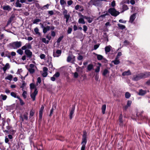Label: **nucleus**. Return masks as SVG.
<instances>
[{"label": "nucleus", "mask_w": 150, "mask_h": 150, "mask_svg": "<svg viewBox=\"0 0 150 150\" xmlns=\"http://www.w3.org/2000/svg\"><path fill=\"white\" fill-rule=\"evenodd\" d=\"M10 68V66L9 65V64L8 63H6L4 67L2 68L3 69L4 71V72L5 73L6 70L7 69H9Z\"/></svg>", "instance_id": "obj_16"}, {"label": "nucleus", "mask_w": 150, "mask_h": 150, "mask_svg": "<svg viewBox=\"0 0 150 150\" xmlns=\"http://www.w3.org/2000/svg\"><path fill=\"white\" fill-rule=\"evenodd\" d=\"M60 3L62 8H64L65 6L67 4L66 1L64 0H60Z\"/></svg>", "instance_id": "obj_20"}, {"label": "nucleus", "mask_w": 150, "mask_h": 150, "mask_svg": "<svg viewBox=\"0 0 150 150\" xmlns=\"http://www.w3.org/2000/svg\"><path fill=\"white\" fill-rule=\"evenodd\" d=\"M45 57V55L44 54H41L40 55V58L41 59H44Z\"/></svg>", "instance_id": "obj_55"}, {"label": "nucleus", "mask_w": 150, "mask_h": 150, "mask_svg": "<svg viewBox=\"0 0 150 150\" xmlns=\"http://www.w3.org/2000/svg\"><path fill=\"white\" fill-rule=\"evenodd\" d=\"M122 55V53L121 52H118V53H117L116 57L117 58H118L119 57L121 56Z\"/></svg>", "instance_id": "obj_62"}, {"label": "nucleus", "mask_w": 150, "mask_h": 150, "mask_svg": "<svg viewBox=\"0 0 150 150\" xmlns=\"http://www.w3.org/2000/svg\"><path fill=\"white\" fill-rule=\"evenodd\" d=\"M11 95L12 97H13L15 98H17V96L16 94V93H15L13 92H12L11 93Z\"/></svg>", "instance_id": "obj_46"}, {"label": "nucleus", "mask_w": 150, "mask_h": 150, "mask_svg": "<svg viewBox=\"0 0 150 150\" xmlns=\"http://www.w3.org/2000/svg\"><path fill=\"white\" fill-rule=\"evenodd\" d=\"M26 83H25L24 81L23 82V83L22 85L21 86L20 88H22V91L23 90V89L24 87L25 86Z\"/></svg>", "instance_id": "obj_42"}, {"label": "nucleus", "mask_w": 150, "mask_h": 150, "mask_svg": "<svg viewBox=\"0 0 150 150\" xmlns=\"http://www.w3.org/2000/svg\"><path fill=\"white\" fill-rule=\"evenodd\" d=\"M51 35L53 37H54L56 35L54 31H52Z\"/></svg>", "instance_id": "obj_64"}, {"label": "nucleus", "mask_w": 150, "mask_h": 150, "mask_svg": "<svg viewBox=\"0 0 150 150\" xmlns=\"http://www.w3.org/2000/svg\"><path fill=\"white\" fill-rule=\"evenodd\" d=\"M131 103L132 101L131 100H129L127 101V104L126 105H127V106H128L129 107L130 106Z\"/></svg>", "instance_id": "obj_54"}, {"label": "nucleus", "mask_w": 150, "mask_h": 150, "mask_svg": "<svg viewBox=\"0 0 150 150\" xmlns=\"http://www.w3.org/2000/svg\"><path fill=\"white\" fill-rule=\"evenodd\" d=\"M81 16L82 18L86 19L88 22L89 23H91L92 21V19L90 17H88L87 16H83V15H81Z\"/></svg>", "instance_id": "obj_15"}, {"label": "nucleus", "mask_w": 150, "mask_h": 150, "mask_svg": "<svg viewBox=\"0 0 150 150\" xmlns=\"http://www.w3.org/2000/svg\"><path fill=\"white\" fill-rule=\"evenodd\" d=\"M117 26H118L119 29L121 30L124 29L125 28V25L120 23L117 24Z\"/></svg>", "instance_id": "obj_31"}, {"label": "nucleus", "mask_w": 150, "mask_h": 150, "mask_svg": "<svg viewBox=\"0 0 150 150\" xmlns=\"http://www.w3.org/2000/svg\"><path fill=\"white\" fill-rule=\"evenodd\" d=\"M109 73V71L107 69H105L103 71L102 73V75L103 76H105L107 74Z\"/></svg>", "instance_id": "obj_33"}, {"label": "nucleus", "mask_w": 150, "mask_h": 150, "mask_svg": "<svg viewBox=\"0 0 150 150\" xmlns=\"http://www.w3.org/2000/svg\"><path fill=\"white\" fill-rule=\"evenodd\" d=\"M108 12L112 16H116L118 15L120 13L114 8H110L108 10Z\"/></svg>", "instance_id": "obj_4"}, {"label": "nucleus", "mask_w": 150, "mask_h": 150, "mask_svg": "<svg viewBox=\"0 0 150 150\" xmlns=\"http://www.w3.org/2000/svg\"><path fill=\"white\" fill-rule=\"evenodd\" d=\"M42 42L47 44H48L49 42V41L48 40H46V38H42Z\"/></svg>", "instance_id": "obj_40"}, {"label": "nucleus", "mask_w": 150, "mask_h": 150, "mask_svg": "<svg viewBox=\"0 0 150 150\" xmlns=\"http://www.w3.org/2000/svg\"><path fill=\"white\" fill-rule=\"evenodd\" d=\"M49 6V5L48 4H47L46 5H44L43 7H42L41 9L42 10H44V9H45L46 8L47 9L48 8V7Z\"/></svg>", "instance_id": "obj_45"}, {"label": "nucleus", "mask_w": 150, "mask_h": 150, "mask_svg": "<svg viewBox=\"0 0 150 150\" xmlns=\"http://www.w3.org/2000/svg\"><path fill=\"white\" fill-rule=\"evenodd\" d=\"M11 127L10 126H8L6 127V128L7 130H5L4 132H6L7 133H9V132H12V134H14L15 132V131L11 129Z\"/></svg>", "instance_id": "obj_12"}, {"label": "nucleus", "mask_w": 150, "mask_h": 150, "mask_svg": "<svg viewBox=\"0 0 150 150\" xmlns=\"http://www.w3.org/2000/svg\"><path fill=\"white\" fill-rule=\"evenodd\" d=\"M44 109V106L42 105V107H41L40 110L39 111V113H42L43 112V110Z\"/></svg>", "instance_id": "obj_60"}, {"label": "nucleus", "mask_w": 150, "mask_h": 150, "mask_svg": "<svg viewBox=\"0 0 150 150\" xmlns=\"http://www.w3.org/2000/svg\"><path fill=\"white\" fill-rule=\"evenodd\" d=\"M13 78V76L11 74L8 75L7 76L5 77V79L6 80H8L10 81Z\"/></svg>", "instance_id": "obj_36"}, {"label": "nucleus", "mask_w": 150, "mask_h": 150, "mask_svg": "<svg viewBox=\"0 0 150 150\" xmlns=\"http://www.w3.org/2000/svg\"><path fill=\"white\" fill-rule=\"evenodd\" d=\"M61 50H58L56 51V52H53V56L54 57H58L61 55Z\"/></svg>", "instance_id": "obj_9"}, {"label": "nucleus", "mask_w": 150, "mask_h": 150, "mask_svg": "<svg viewBox=\"0 0 150 150\" xmlns=\"http://www.w3.org/2000/svg\"><path fill=\"white\" fill-rule=\"evenodd\" d=\"M64 8V10L62 12L63 15H65L67 14L68 12L67 10L66 9H65L64 8Z\"/></svg>", "instance_id": "obj_48"}, {"label": "nucleus", "mask_w": 150, "mask_h": 150, "mask_svg": "<svg viewBox=\"0 0 150 150\" xmlns=\"http://www.w3.org/2000/svg\"><path fill=\"white\" fill-rule=\"evenodd\" d=\"M53 76L55 77L58 78L60 76V73L58 72H56Z\"/></svg>", "instance_id": "obj_47"}, {"label": "nucleus", "mask_w": 150, "mask_h": 150, "mask_svg": "<svg viewBox=\"0 0 150 150\" xmlns=\"http://www.w3.org/2000/svg\"><path fill=\"white\" fill-rule=\"evenodd\" d=\"M64 16V18L66 19H69L70 17V15L69 14Z\"/></svg>", "instance_id": "obj_56"}, {"label": "nucleus", "mask_w": 150, "mask_h": 150, "mask_svg": "<svg viewBox=\"0 0 150 150\" xmlns=\"http://www.w3.org/2000/svg\"><path fill=\"white\" fill-rule=\"evenodd\" d=\"M34 31L36 35H38L39 36H41V35L39 32V29L37 27H36L34 29Z\"/></svg>", "instance_id": "obj_18"}, {"label": "nucleus", "mask_w": 150, "mask_h": 150, "mask_svg": "<svg viewBox=\"0 0 150 150\" xmlns=\"http://www.w3.org/2000/svg\"><path fill=\"white\" fill-rule=\"evenodd\" d=\"M9 141V140L8 139V138L6 136L5 137V142L6 143H8V144H9V143L8 142Z\"/></svg>", "instance_id": "obj_53"}, {"label": "nucleus", "mask_w": 150, "mask_h": 150, "mask_svg": "<svg viewBox=\"0 0 150 150\" xmlns=\"http://www.w3.org/2000/svg\"><path fill=\"white\" fill-rule=\"evenodd\" d=\"M75 61V57L73 54L68 56L67 57V61L68 62H71L72 64H74Z\"/></svg>", "instance_id": "obj_6"}, {"label": "nucleus", "mask_w": 150, "mask_h": 150, "mask_svg": "<svg viewBox=\"0 0 150 150\" xmlns=\"http://www.w3.org/2000/svg\"><path fill=\"white\" fill-rule=\"evenodd\" d=\"M38 91L36 88L35 89L34 92L30 94V97L33 100V101H34L35 100V97L36 95L37 94Z\"/></svg>", "instance_id": "obj_8"}, {"label": "nucleus", "mask_w": 150, "mask_h": 150, "mask_svg": "<svg viewBox=\"0 0 150 150\" xmlns=\"http://www.w3.org/2000/svg\"><path fill=\"white\" fill-rule=\"evenodd\" d=\"M122 114H120L119 116V121L120 122H122Z\"/></svg>", "instance_id": "obj_58"}, {"label": "nucleus", "mask_w": 150, "mask_h": 150, "mask_svg": "<svg viewBox=\"0 0 150 150\" xmlns=\"http://www.w3.org/2000/svg\"><path fill=\"white\" fill-rule=\"evenodd\" d=\"M23 50H22V47L21 49H19L18 50H17V52L20 55H22L23 54Z\"/></svg>", "instance_id": "obj_29"}, {"label": "nucleus", "mask_w": 150, "mask_h": 150, "mask_svg": "<svg viewBox=\"0 0 150 150\" xmlns=\"http://www.w3.org/2000/svg\"><path fill=\"white\" fill-rule=\"evenodd\" d=\"M72 31V28L70 27L68 28L67 31V33L68 34H70L71 33Z\"/></svg>", "instance_id": "obj_51"}, {"label": "nucleus", "mask_w": 150, "mask_h": 150, "mask_svg": "<svg viewBox=\"0 0 150 150\" xmlns=\"http://www.w3.org/2000/svg\"><path fill=\"white\" fill-rule=\"evenodd\" d=\"M83 59V56L81 55H79L78 57H77V59L79 60H81L82 59Z\"/></svg>", "instance_id": "obj_61"}, {"label": "nucleus", "mask_w": 150, "mask_h": 150, "mask_svg": "<svg viewBox=\"0 0 150 150\" xmlns=\"http://www.w3.org/2000/svg\"><path fill=\"white\" fill-rule=\"evenodd\" d=\"M23 92L22 94V96L24 99H25L27 97L26 94H27V92L24 90L23 91Z\"/></svg>", "instance_id": "obj_38"}, {"label": "nucleus", "mask_w": 150, "mask_h": 150, "mask_svg": "<svg viewBox=\"0 0 150 150\" xmlns=\"http://www.w3.org/2000/svg\"><path fill=\"white\" fill-rule=\"evenodd\" d=\"M73 3V1L72 0H69L67 2V3L68 4V6H69L71 5Z\"/></svg>", "instance_id": "obj_50"}, {"label": "nucleus", "mask_w": 150, "mask_h": 150, "mask_svg": "<svg viewBox=\"0 0 150 150\" xmlns=\"http://www.w3.org/2000/svg\"><path fill=\"white\" fill-rule=\"evenodd\" d=\"M50 30V26H47L44 28V29H43V32L45 34L47 31L49 30Z\"/></svg>", "instance_id": "obj_19"}, {"label": "nucleus", "mask_w": 150, "mask_h": 150, "mask_svg": "<svg viewBox=\"0 0 150 150\" xmlns=\"http://www.w3.org/2000/svg\"><path fill=\"white\" fill-rule=\"evenodd\" d=\"M28 114L27 112L25 113L23 115H21L20 116V120H21L22 122L24 120H28Z\"/></svg>", "instance_id": "obj_7"}, {"label": "nucleus", "mask_w": 150, "mask_h": 150, "mask_svg": "<svg viewBox=\"0 0 150 150\" xmlns=\"http://www.w3.org/2000/svg\"><path fill=\"white\" fill-rule=\"evenodd\" d=\"M83 18H79L78 20V23H79L84 24L85 23V22L83 19Z\"/></svg>", "instance_id": "obj_26"}, {"label": "nucleus", "mask_w": 150, "mask_h": 150, "mask_svg": "<svg viewBox=\"0 0 150 150\" xmlns=\"http://www.w3.org/2000/svg\"><path fill=\"white\" fill-rule=\"evenodd\" d=\"M137 13H134L130 17L129 20V22L131 23H132L134 21L135 19L136 18Z\"/></svg>", "instance_id": "obj_10"}, {"label": "nucleus", "mask_w": 150, "mask_h": 150, "mask_svg": "<svg viewBox=\"0 0 150 150\" xmlns=\"http://www.w3.org/2000/svg\"><path fill=\"white\" fill-rule=\"evenodd\" d=\"M41 20L40 19H35L33 20V24H38V23L40 22Z\"/></svg>", "instance_id": "obj_34"}, {"label": "nucleus", "mask_w": 150, "mask_h": 150, "mask_svg": "<svg viewBox=\"0 0 150 150\" xmlns=\"http://www.w3.org/2000/svg\"><path fill=\"white\" fill-rule=\"evenodd\" d=\"M128 7L127 5L125 4L123 5L122 8V11L121 12H123L124 11L128 9Z\"/></svg>", "instance_id": "obj_17"}, {"label": "nucleus", "mask_w": 150, "mask_h": 150, "mask_svg": "<svg viewBox=\"0 0 150 150\" xmlns=\"http://www.w3.org/2000/svg\"><path fill=\"white\" fill-rule=\"evenodd\" d=\"M34 113L32 110H31L30 112V118L34 115Z\"/></svg>", "instance_id": "obj_59"}, {"label": "nucleus", "mask_w": 150, "mask_h": 150, "mask_svg": "<svg viewBox=\"0 0 150 150\" xmlns=\"http://www.w3.org/2000/svg\"><path fill=\"white\" fill-rule=\"evenodd\" d=\"M146 93V91H144L141 89L139 90L138 94L140 96H143Z\"/></svg>", "instance_id": "obj_22"}, {"label": "nucleus", "mask_w": 150, "mask_h": 150, "mask_svg": "<svg viewBox=\"0 0 150 150\" xmlns=\"http://www.w3.org/2000/svg\"><path fill=\"white\" fill-rule=\"evenodd\" d=\"M30 87L31 90L35 88V86L34 83H30Z\"/></svg>", "instance_id": "obj_39"}, {"label": "nucleus", "mask_w": 150, "mask_h": 150, "mask_svg": "<svg viewBox=\"0 0 150 150\" xmlns=\"http://www.w3.org/2000/svg\"><path fill=\"white\" fill-rule=\"evenodd\" d=\"M100 70V67L97 66L95 69V71L96 73H98L99 72Z\"/></svg>", "instance_id": "obj_52"}, {"label": "nucleus", "mask_w": 150, "mask_h": 150, "mask_svg": "<svg viewBox=\"0 0 150 150\" xmlns=\"http://www.w3.org/2000/svg\"><path fill=\"white\" fill-rule=\"evenodd\" d=\"M3 9L4 11H9L11 10L12 8L9 5H5L3 6Z\"/></svg>", "instance_id": "obj_14"}, {"label": "nucleus", "mask_w": 150, "mask_h": 150, "mask_svg": "<svg viewBox=\"0 0 150 150\" xmlns=\"http://www.w3.org/2000/svg\"><path fill=\"white\" fill-rule=\"evenodd\" d=\"M48 13L51 16L53 15L54 14V12L53 11H48Z\"/></svg>", "instance_id": "obj_63"}, {"label": "nucleus", "mask_w": 150, "mask_h": 150, "mask_svg": "<svg viewBox=\"0 0 150 150\" xmlns=\"http://www.w3.org/2000/svg\"><path fill=\"white\" fill-rule=\"evenodd\" d=\"M143 78H146L148 77L150 75V72H146L144 73H143Z\"/></svg>", "instance_id": "obj_27"}, {"label": "nucleus", "mask_w": 150, "mask_h": 150, "mask_svg": "<svg viewBox=\"0 0 150 150\" xmlns=\"http://www.w3.org/2000/svg\"><path fill=\"white\" fill-rule=\"evenodd\" d=\"M93 64H90L87 66V70L88 71H91L92 69H93Z\"/></svg>", "instance_id": "obj_23"}, {"label": "nucleus", "mask_w": 150, "mask_h": 150, "mask_svg": "<svg viewBox=\"0 0 150 150\" xmlns=\"http://www.w3.org/2000/svg\"><path fill=\"white\" fill-rule=\"evenodd\" d=\"M116 57L114 60L112 61V62H113L115 65L119 64L120 63V61Z\"/></svg>", "instance_id": "obj_28"}, {"label": "nucleus", "mask_w": 150, "mask_h": 150, "mask_svg": "<svg viewBox=\"0 0 150 150\" xmlns=\"http://www.w3.org/2000/svg\"><path fill=\"white\" fill-rule=\"evenodd\" d=\"M31 48V45L29 43H26L25 45L22 47V49L25 50L24 52L27 57L29 59L32 57V52L29 49Z\"/></svg>", "instance_id": "obj_1"}, {"label": "nucleus", "mask_w": 150, "mask_h": 150, "mask_svg": "<svg viewBox=\"0 0 150 150\" xmlns=\"http://www.w3.org/2000/svg\"><path fill=\"white\" fill-rule=\"evenodd\" d=\"M143 73H138L133 76L132 80L134 81H138L141 79L143 78Z\"/></svg>", "instance_id": "obj_5"}, {"label": "nucleus", "mask_w": 150, "mask_h": 150, "mask_svg": "<svg viewBox=\"0 0 150 150\" xmlns=\"http://www.w3.org/2000/svg\"><path fill=\"white\" fill-rule=\"evenodd\" d=\"M106 108V105L105 104L102 105V110L103 114L105 113V111Z\"/></svg>", "instance_id": "obj_32"}, {"label": "nucleus", "mask_w": 150, "mask_h": 150, "mask_svg": "<svg viewBox=\"0 0 150 150\" xmlns=\"http://www.w3.org/2000/svg\"><path fill=\"white\" fill-rule=\"evenodd\" d=\"M87 142V133L86 131L83 132V134L82 136V141L81 143L82 146L81 150H85L86 148V145Z\"/></svg>", "instance_id": "obj_2"}, {"label": "nucleus", "mask_w": 150, "mask_h": 150, "mask_svg": "<svg viewBox=\"0 0 150 150\" xmlns=\"http://www.w3.org/2000/svg\"><path fill=\"white\" fill-rule=\"evenodd\" d=\"M111 48V47L110 45L106 46L105 47V51L106 53L108 52H109L110 51Z\"/></svg>", "instance_id": "obj_24"}, {"label": "nucleus", "mask_w": 150, "mask_h": 150, "mask_svg": "<svg viewBox=\"0 0 150 150\" xmlns=\"http://www.w3.org/2000/svg\"><path fill=\"white\" fill-rule=\"evenodd\" d=\"M20 1L19 0H16V1L15 3V6L16 7H21L22 5L20 3Z\"/></svg>", "instance_id": "obj_25"}, {"label": "nucleus", "mask_w": 150, "mask_h": 150, "mask_svg": "<svg viewBox=\"0 0 150 150\" xmlns=\"http://www.w3.org/2000/svg\"><path fill=\"white\" fill-rule=\"evenodd\" d=\"M131 96L130 94L128 92H126L125 94V97L127 98H129Z\"/></svg>", "instance_id": "obj_41"}, {"label": "nucleus", "mask_w": 150, "mask_h": 150, "mask_svg": "<svg viewBox=\"0 0 150 150\" xmlns=\"http://www.w3.org/2000/svg\"><path fill=\"white\" fill-rule=\"evenodd\" d=\"M75 109V106H74L72 107V109L70 110L69 117L70 119H71L73 117V115L74 114Z\"/></svg>", "instance_id": "obj_11"}, {"label": "nucleus", "mask_w": 150, "mask_h": 150, "mask_svg": "<svg viewBox=\"0 0 150 150\" xmlns=\"http://www.w3.org/2000/svg\"><path fill=\"white\" fill-rule=\"evenodd\" d=\"M130 71L129 70L127 71H125L122 73V75L123 76H128L131 75Z\"/></svg>", "instance_id": "obj_21"}, {"label": "nucleus", "mask_w": 150, "mask_h": 150, "mask_svg": "<svg viewBox=\"0 0 150 150\" xmlns=\"http://www.w3.org/2000/svg\"><path fill=\"white\" fill-rule=\"evenodd\" d=\"M0 96L1 97L2 100H5L7 98L6 96L4 95L3 94H1Z\"/></svg>", "instance_id": "obj_44"}, {"label": "nucleus", "mask_w": 150, "mask_h": 150, "mask_svg": "<svg viewBox=\"0 0 150 150\" xmlns=\"http://www.w3.org/2000/svg\"><path fill=\"white\" fill-rule=\"evenodd\" d=\"M28 70L31 74H33L35 72V70L33 69H29Z\"/></svg>", "instance_id": "obj_43"}, {"label": "nucleus", "mask_w": 150, "mask_h": 150, "mask_svg": "<svg viewBox=\"0 0 150 150\" xmlns=\"http://www.w3.org/2000/svg\"><path fill=\"white\" fill-rule=\"evenodd\" d=\"M2 120L3 121L2 122V126L4 127L5 125V123H6L5 119L4 118H3L2 119Z\"/></svg>", "instance_id": "obj_57"}, {"label": "nucleus", "mask_w": 150, "mask_h": 150, "mask_svg": "<svg viewBox=\"0 0 150 150\" xmlns=\"http://www.w3.org/2000/svg\"><path fill=\"white\" fill-rule=\"evenodd\" d=\"M96 55L97 56V59L99 60H102L103 58V57L102 55L96 54Z\"/></svg>", "instance_id": "obj_35"}, {"label": "nucleus", "mask_w": 150, "mask_h": 150, "mask_svg": "<svg viewBox=\"0 0 150 150\" xmlns=\"http://www.w3.org/2000/svg\"><path fill=\"white\" fill-rule=\"evenodd\" d=\"M83 30L84 32L85 33H86V32L87 30V29H88L87 26H86V25H84L83 26Z\"/></svg>", "instance_id": "obj_49"}, {"label": "nucleus", "mask_w": 150, "mask_h": 150, "mask_svg": "<svg viewBox=\"0 0 150 150\" xmlns=\"http://www.w3.org/2000/svg\"><path fill=\"white\" fill-rule=\"evenodd\" d=\"M17 98L19 100L20 103L21 105H23L25 104V103L23 101V100L21 99L18 96L17 97Z\"/></svg>", "instance_id": "obj_30"}, {"label": "nucleus", "mask_w": 150, "mask_h": 150, "mask_svg": "<svg viewBox=\"0 0 150 150\" xmlns=\"http://www.w3.org/2000/svg\"><path fill=\"white\" fill-rule=\"evenodd\" d=\"M64 36L63 35L60 36L58 39L57 40V42L59 43L64 38Z\"/></svg>", "instance_id": "obj_37"}, {"label": "nucleus", "mask_w": 150, "mask_h": 150, "mask_svg": "<svg viewBox=\"0 0 150 150\" xmlns=\"http://www.w3.org/2000/svg\"><path fill=\"white\" fill-rule=\"evenodd\" d=\"M52 60V58L51 57H49L48 58V60L47 62H48V67L49 68H51L52 69L53 65L51 62Z\"/></svg>", "instance_id": "obj_13"}, {"label": "nucleus", "mask_w": 150, "mask_h": 150, "mask_svg": "<svg viewBox=\"0 0 150 150\" xmlns=\"http://www.w3.org/2000/svg\"><path fill=\"white\" fill-rule=\"evenodd\" d=\"M22 43L21 41H16L10 43L9 45L13 49H17L21 46Z\"/></svg>", "instance_id": "obj_3"}]
</instances>
